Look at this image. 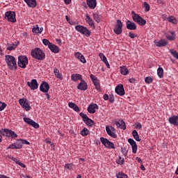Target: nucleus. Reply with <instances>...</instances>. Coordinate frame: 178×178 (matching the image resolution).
Masks as SVG:
<instances>
[{
  "label": "nucleus",
  "instance_id": "nucleus-1",
  "mask_svg": "<svg viewBox=\"0 0 178 178\" xmlns=\"http://www.w3.org/2000/svg\"><path fill=\"white\" fill-rule=\"evenodd\" d=\"M31 55L32 58L37 59L38 60H44V59H45V53H44V51L40 48H35L32 49Z\"/></svg>",
  "mask_w": 178,
  "mask_h": 178
},
{
  "label": "nucleus",
  "instance_id": "nucleus-2",
  "mask_svg": "<svg viewBox=\"0 0 178 178\" xmlns=\"http://www.w3.org/2000/svg\"><path fill=\"white\" fill-rule=\"evenodd\" d=\"M5 61L7 63L8 67L10 70H14V69H17V64L16 63V58H15V56H10V55H6Z\"/></svg>",
  "mask_w": 178,
  "mask_h": 178
},
{
  "label": "nucleus",
  "instance_id": "nucleus-3",
  "mask_svg": "<svg viewBox=\"0 0 178 178\" xmlns=\"http://www.w3.org/2000/svg\"><path fill=\"white\" fill-rule=\"evenodd\" d=\"M75 30L85 37H90V35H91V31L83 25H76L75 26Z\"/></svg>",
  "mask_w": 178,
  "mask_h": 178
},
{
  "label": "nucleus",
  "instance_id": "nucleus-4",
  "mask_svg": "<svg viewBox=\"0 0 178 178\" xmlns=\"http://www.w3.org/2000/svg\"><path fill=\"white\" fill-rule=\"evenodd\" d=\"M4 19L10 23H16V13L15 11H6L4 14Z\"/></svg>",
  "mask_w": 178,
  "mask_h": 178
},
{
  "label": "nucleus",
  "instance_id": "nucleus-5",
  "mask_svg": "<svg viewBox=\"0 0 178 178\" xmlns=\"http://www.w3.org/2000/svg\"><path fill=\"white\" fill-rule=\"evenodd\" d=\"M18 66L22 69H26L27 65H29V58L26 56H19L18 57Z\"/></svg>",
  "mask_w": 178,
  "mask_h": 178
},
{
  "label": "nucleus",
  "instance_id": "nucleus-6",
  "mask_svg": "<svg viewBox=\"0 0 178 178\" xmlns=\"http://www.w3.org/2000/svg\"><path fill=\"white\" fill-rule=\"evenodd\" d=\"M113 31L117 35H120L123 33V23H122L120 19L116 20V24L113 29Z\"/></svg>",
  "mask_w": 178,
  "mask_h": 178
},
{
  "label": "nucleus",
  "instance_id": "nucleus-7",
  "mask_svg": "<svg viewBox=\"0 0 178 178\" xmlns=\"http://www.w3.org/2000/svg\"><path fill=\"white\" fill-rule=\"evenodd\" d=\"M100 141L106 148H108V149H115L116 147H115V145L113 143L111 142L108 138H105L104 137L100 138Z\"/></svg>",
  "mask_w": 178,
  "mask_h": 178
},
{
  "label": "nucleus",
  "instance_id": "nucleus-8",
  "mask_svg": "<svg viewBox=\"0 0 178 178\" xmlns=\"http://www.w3.org/2000/svg\"><path fill=\"white\" fill-rule=\"evenodd\" d=\"M132 19L134 22L139 24V26H145V24H147V21L138 14H134V15L132 16Z\"/></svg>",
  "mask_w": 178,
  "mask_h": 178
},
{
  "label": "nucleus",
  "instance_id": "nucleus-9",
  "mask_svg": "<svg viewBox=\"0 0 178 178\" xmlns=\"http://www.w3.org/2000/svg\"><path fill=\"white\" fill-rule=\"evenodd\" d=\"M19 104L22 106V108L25 109V111H26L27 112H29V111L31 109V106H30V102L27 100V99H19Z\"/></svg>",
  "mask_w": 178,
  "mask_h": 178
},
{
  "label": "nucleus",
  "instance_id": "nucleus-10",
  "mask_svg": "<svg viewBox=\"0 0 178 178\" xmlns=\"http://www.w3.org/2000/svg\"><path fill=\"white\" fill-rule=\"evenodd\" d=\"M106 131L107 134L110 136V137H113V138H118V134H116V129L115 127L112 126H106Z\"/></svg>",
  "mask_w": 178,
  "mask_h": 178
},
{
  "label": "nucleus",
  "instance_id": "nucleus-11",
  "mask_svg": "<svg viewBox=\"0 0 178 178\" xmlns=\"http://www.w3.org/2000/svg\"><path fill=\"white\" fill-rule=\"evenodd\" d=\"M90 77L97 91H101V83H99V80H98V78L95 76L94 74H91L90 75Z\"/></svg>",
  "mask_w": 178,
  "mask_h": 178
},
{
  "label": "nucleus",
  "instance_id": "nucleus-12",
  "mask_svg": "<svg viewBox=\"0 0 178 178\" xmlns=\"http://www.w3.org/2000/svg\"><path fill=\"white\" fill-rule=\"evenodd\" d=\"M23 120L25 122V123H27L28 124H30V126H32V127H34V129H40V124L32 119L24 117Z\"/></svg>",
  "mask_w": 178,
  "mask_h": 178
},
{
  "label": "nucleus",
  "instance_id": "nucleus-13",
  "mask_svg": "<svg viewBox=\"0 0 178 178\" xmlns=\"http://www.w3.org/2000/svg\"><path fill=\"white\" fill-rule=\"evenodd\" d=\"M77 90H80L81 91H87L88 90V85L87 82L82 79L80 81V83L76 86Z\"/></svg>",
  "mask_w": 178,
  "mask_h": 178
},
{
  "label": "nucleus",
  "instance_id": "nucleus-14",
  "mask_svg": "<svg viewBox=\"0 0 178 178\" xmlns=\"http://www.w3.org/2000/svg\"><path fill=\"white\" fill-rule=\"evenodd\" d=\"M3 136L6 137H11V138H17V134L8 129H3Z\"/></svg>",
  "mask_w": 178,
  "mask_h": 178
},
{
  "label": "nucleus",
  "instance_id": "nucleus-15",
  "mask_svg": "<svg viewBox=\"0 0 178 178\" xmlns=\"http://www.w3.org/2000/svg\"><path fill=\"white\" fill-rule=\"evenodd\" d=\"M115 91L118 95H120V97H122V95H124V88L123 87V84H118L115 89Z\"/></svg>",
  "mask_w": 178,
  "mask_h": 178
},
{
  "label": "nucleus",
  "instance_id": "nucleus-16",
  "mask_svg": "<svg viewBox=\"0 0 178 178\" xmlns=\"http://www.w3.org/2000/svg\"><path fill=\"white\" fill-rule=\"evenodd\" d=\"M128 143L131 146L133 154H137V149H138V147L137 146V143H136V141L132 138H129Z\"/></svg>",
  "mask_w": 178,
  "mask_h": 178
},
{
  "label": "nucleus",
  "instance_id": "nucleus-17",
  "mask_svg": "<svg viewBox=\"0 0 178 178\" xmlns=\"http://www.w3.org/2000/svg\"><path fill=\"white\" fill-rule=\"evenodd\" d=\"M40 90L42 92H48L49 91V84L48 82L42 81L40 86Z\"/></svg>",
  "mask_w": 178,
  "mask_h": 178
},
{
  "label": "nucleus",
  "instance_id": "nucleus-18",
  "mask_svg": "<svg viewBox=\"0 0 178 178\" xmlns=\"http://www.w3.org/2000/svg\"><path fill=\"white\" fill-rule=\"evenodd\" d=\"M27 86L31 88V90H37V88H38V82H37V79H32L31 82H27Z\"/></svg>",
  "mask_w": 178,
  "mask_h": 178
},
{
  "label": "nucleus",
  "instance_id": "nucleus-19",
  "mask_svg": "<svg viewBox=\"0 0 178 178\" xmlns=\"http://www.w3.org/2000/svg\"><path fill=\"white\" fill-rule=\"evenodd\" d=\"M168 122L172 126L178 127V115H172L168 118Z\"/></svg>",
  "mask_w": 178,
  "mask_h": 178
},
{
  "label": "nucleus",
  "instance_id": "nucleus-20",
  "mask_svg": "<svg viewBox=\"0 0 178 178\" xmlns=\"http://www.w3.org/2000/svg\"><path fill=\"white\" fill-rule=\"evenodd\" d=\"M95 109H99L98 104H90L88 107V112L89 113H95Z\"/></svg>",
  "mask_w": 178,
  "mask_h": 178
},
{
  "label": "nucleus",
  "instance_id": "nucleus-21",
  "mask_svg": "<svg viewBox=\"0 0 178 178\" xmlns=\"http://www.w3.org/2000/svg\"><path fill=\"white\" fill-rule=\"evenodd\" d=\"M127 29L128 30H136L137 29V25L136 24L130 20H127L126 22Z\"/></svg>",
  "mask_w": 178,
  "mask_h": 178
},
{
  "label": "nucleus",
  "instance_id": "nucleus-22",
  "mask_svg": "<svg viewBox=\"0 0 178 178\" xmlns=\"http://www.w3.org/2000/svg\"><path fill=\"white\" fill-rule=\"evenodd\" d=\"M83 79V75L80 74H72L71 75V80L72 81H74L75 83H77V81L79 80V81H81V80Z\"/></svg>",
  "mask_w": 178,
  "mask_h": 178
},
{
  "label": "nucleus",
  "instance_id": "nucleus-23",
  "mask_svg": "<svg viewBox=\"0 0 178 178\" xmlns=\"http://www.w3.org/2000/svg\"><path fill=\"white\" fill-rule=\"evenodd\" d=\"M42 31H44V28H40L37 24L34 25L32 28V33H33L34 34H41Z\"/></svg>",
  "mask_w": 178,
  "mask_h": 178
},
{
  "label": "nucleus",
  "instance_id": "nucleus-24",
  "mask_svg": "<svg viewBox=\"0 0 178 178\" xmlns=\"http://www.w3.org/2000/svg\"><path fill=\"white\" fill-rule=\"evenodd\" d=\"M74 56L75 58H76V59H79V60H80V62H81L82 63H87V60H86V58L84 57V56H83V54H81V53L76 52L74 54Z\"/></svg>",
  "mask_w": 178,
  "mask_h": 178
},
{
  "label": "nucleus",
  "instance_id": "nucleus-25",
  "mask_svg": "<svg viewBox=\"0 0 178 178\" xmlns=\"http://www.w3.org/2000/svg\"><path fill=\"white\" fill-rule=\"evenodd\" d=\"M86 3L90 9L97 8V0H87Z\"/></svg>",
  "mask_w": 178,
  "mask_h": 178
},
{
  "label": "nucleus",
  "instance_id": "nucleus-26",
  "mask_svg": "<svg viewBox=\"0 0 178 178\" xmlns=\"http://www.w3.org/2000/svg\"><path fill=\"white\" fill-rule=\"evenodd\" d=\"M29 8H35L37 6V0H24Z\"/></svg>",
  "mask_w": 178,
  "mask_h": 178
},
{
  "label": "nucleus",
  "instance_id": "nucleus-27",
  "mask_svg": "<svg viewBox=\"0 0 178 178\" xmlns=\"http://www.w3.org/2000/svg\"><path fill=\"white\" fill-rule=\"evenodd\" d=\"M165 37L167 40L169 41H173L176 38V35H175V31H168L165 33Z\"/></svg>",
  "mask_w": 178,
  "mask_h": 178
},
{
  "label": "nucleus",
  "instance_id": "nucleus-28",
  "mask_svg": "<svg viewBox=\"0 0 178 178\" xmlns=\"http://www.w3.org/2000/svg\"><path fill=\"white\" fill-rule=\"evenodd\" d=\"M49 49H50L51 52H54V54H59V47L52 43L49 44Z\"/></svg>",
  "mask_w": 178,
  "mask_h": 178
},
{
  "label": "nucleus",
  "instance_id": "nucleus-29",
  "mask_svg": "<svg viewBox=\"0 0 178 178\" xmlns=\"http://www.w3.org/2000/svg\"><path fill=\"white\" fill-rule=\"evenodd\" d=\"M19 45V42L13 44H7V51H15L16 47Z\"/></svg>",
  "mask_w": 178,
  "mask_h": 178
},
{
  "label": "nucleus",
  "instance_id": "nucleus-30",
  "mask_svg": "<svg viewBox=\"0 0 178 178\" xmlns=\"http://www.w3.org/2000/svg\"><path fill=\"white\" fill-rule=\"evenodd\" d=\"M155 45L156 47H166V45H168V41H166L165 40L161 39L158 42H155Z\"/></svg>",
  "mask_w": 178,
  "mask_h": 178
},
{
  "label": "nucleus",
  "instance_id": "nucleus-31",
  "mask_svg": "<svg viewBox=\"0 0 178 178\" xmlns=\"http://www.w3.org/2000/svg\"><path fill=\"white\" fill-rule=\"evenodd\" d=\"M54 74L56 76V79H59V80H63V75L59 72L58 68L54 69Z\"/></svg>",
  "mask_w": 178,
  "mask_h": 178
},
{
  "label": "nucleus",
  "instance_id": "nucleus-32",
  "mask_svg": "<svg viewBox=\"0 0 178 178\" xmlns=\"http://www.w3.org/2000/svg\"><path fill=\"white\" fill-rule=\"evenodd\" d=\"M115 124L118 129L126 130V123L124 122V121L121 120L120 122H116Z\"/></svg>",
  "mask_w": 178,
  "mask_h": 178
},
{
  "label": "nucleus",
  "instance_id": "nucleus-33",
  "mask_svg": "<svg viewBox=\"0 0 178 178\" xmlns=\"http://www.w3.org/2000/svg\"><path fill=\"white\" fill-rule=\"evenodd\" d=\"M68 106L69 108H71V109H73L75 112H80V108H79V106L73 102H69Z\"/></svg>",
  "mask_w": 178,
  "mask_h": 178
},
{
  "label": "nucleus",
  "instance_id": "nucleus-34",
  "mask_svg": "<svg viewBox=\"0 0 178 178\" xmlns=\"http://www.w3.org/2000/svg\"><path fill=\"white\" fill-rule=\"evenodd\" d=\"M120 72L123 76H127V74H129V69H127L126 66L120 67Z\"/></svg>",
  "mask_w": 178,
  "mask_h": 178
},
{
  "label": "nucleus",
  "instance_id": "nucleus-35",
  "mask_svg": "<svg viewBox=\"0 0 178 178\" xmlns=\"http://www.w3.org/2000/svg\"><path fill=\"white\" fill-rule=\"evenodd\" d=\"M85 20L89 24V26H90L91 27H95V26L94 25V22L92 21V19L90 17V15H86Z\"/></svg>",
  "mask_w": 178,
  "mask_h": 178
},
{
  "label": "nucleus",
  "instance_id": "nucleus-36",
  "mask_svg": "<svg viewBox=\"0 0 178 178\" xmlns=\"http://www.w3.org/2000/svg\"><path fill=\"white\" fill-rule=\"evenodd\" d=\"M168 22L172 24H177V19L175 16H170L167 18Z\"/></svg>",
  "mask_w": 178,
  "mask_h": 178
},
{
  "label": "nucleus",
  "instance_id": "nucleus-37",
  "mask_svg": "<svg viewBox=\"0 0 178 178\" xmlns=\"http://www.w3.org/2000/svg\"><path fill=\"white\" fill-rule=\"evenodd\" d=\"M132 136L136 141H141V138H140V135H138V132H137L136 130H134L132 131Z\"/></svg>",
  "mask_w": 178,
  "mask_h": 178
},
{
  "label": "nucleus",
  "instance_id": "nucleus-38",
  "mask_svg": "<svg viewBox=\"0 0 178 178\" xmlns=\"http://www.w3.org/2000/svg\"><path fill=\"white\" fill-rule=\"evenodd\" d=\"M80 134L81 136H83V137H86L90 134V131L86 127H84L83 130L81 131Z\"/></svg>",
  "mask_w": 178,
  "mask_h": 178
},
{
  "label": "nucleus",
  "instance_id": "nucleus-39",
  "mask_svg": "<svg viewBox=\"0 0 178 178\" xmlns=\"http://www.w3.org/2000/svg\"><path fill=\"white\" fill-rule=\"evenodd\" d=\"M117 178H129L127 175L122 172H117L115 174Z\"/></svg>",
  "mask_w": 178,
  "mask_h": 178
},
{
  "label": "nucleus",
  "instance_id": "nucleus-40",
  "mask_svg": "<svg viewBox=\"0 0 178 178\" xmlns=\"http://www.w3.org/2000/svg\"><path fill=\"white\" fill-rule=\"evenodd\" d=\"M22 147H23V142L22 141V139H19L15 143L16 149H20V148H22Z\"/></svg>",
  "mask_w": 178,
  "mask_h": 178
},
{
  "label": "nucleus",
  "instance_id": "nucleus-41",
  "mask_svg": "<svg viewBox=\"0 0 178 178\" xmlns=\"http://www.w3.org/2000/svg\"><path fill=\"white\" fill-rule=\"evenodd\" d=\"M84 123H86V126H88L89 127H92V126H94V121L90 118L85 120Z\"/></svg>",
  "mask_w": 178,
  "mask_h": 178
},
{
  "label": "nucleus",
  "instance_id": "nucleus-42",
  "mask_svg": "<svg viewBox=\"0 0 178 178\" xmlns=\"http://www.w3.org/2000/svg\"><path fill=\"white\" fill-rule=\"evenodd\" d=\"M157 74L159 79H162L163 77V68L159 67L157 70Z\"/></svg>",
  "mask_w": 178,
  "mask_h": 178
},
{
  "label": "nucleus",
  "instance_id": "nucleus-43",
  "mask_svg": "<svg viewBox=\"0 0 178 178\" xmlns=\"http://www.w3.org/2000/svg\"><path fill=\"white\" fill-rule=\"evenodd\" d=\"M93 19L97 22V23H99L101 22V15L94 13L93 14Z\"/></svg>",
  "mask_w": 178,
  "mask_h": 178
},
{
  "label": "nucleus",
  "instance_id": "nucleus-44",
  "mask_svg": "<svg viewBox=\"0 0 178 178\" xmlns=\"http://www.w3.org/2000/svg\"><path fill=\"white\" fill-rule=\"evenodd\" d=\"M79 116H81V118H82V120L83 122H85V120H86L87 119L89 118L88 116L87 115V114H84V113H80Z\"/></svg>",
  "mask_w": 178,
  "mask_h": 178
},
{
  "label": "nucleus",
  "instance_id": "nucleus-45",
  "mask_svg": "<svg viewBox=\"0 0 178 178\" xmlns=\"http://www.w3.org/2000/svg\"><path fill=\"white\" fill-rule=\"evenodd\" d=\"M143 6H144V8H145V12H149V9H150V6H149V4H148V3L147 2H144L143 3Z\"/></svg>",
  "mask_w": 178,
  "mask_h": 178
},
{
  "label": "nucleus",
  "instance_id": "nucleus-46",
  "mask_svg": "<svg viewBox=\"0 0 178 178\" xmlns=\"http://www.w3.org/2000/svg\"><path fill=\"white\" fill-rule=\"evenodd\" d=\"M145 83H147V84H151V83H152L153 81V79L152 78L149 77V76H147L145 79Z\"/></svg>",
  "mask_w": 178,
  "mask_h": 178
},
{
  "label": "nucleus",
  "instance_id": "nucleus-47",
  "mask_svg": "<svg viewBox=\"0 0 178 178\" xmlns=\"http://www.w3.org/2000/svg\"><path fill=\"white\" fill-rule=\"evenodd\" d=\"M65 169H68V170H72L73 169V164L67 163L65 165Z\"/></svg>",
  "mask_w": 178,
  "mask_h": 178
},
{
  "label": "nucleus",
  "instance_id": "nucleus-48",
  "mask_svg": "<svg viewBox=\"0 0 178 178\" xmlns=\"http://www.w3.org/2000/svg\"><path fill=\"white\" fill-rule=\"evenodd\" d=\"M6 108V104L3 102H0V112H2L3 109Z\"/></svg>",
  "mask_w": 178,
  "mask_h": 178
},
{
  "label": "nucleus",
  "instance_id": "nucleus-49",
  "mask_svg": "<svg viewBox=\"0 0 178 178\" xmlns=\"http://www.w3.org/2000/svg\"><path fill=\"white\" fill-rule=\"evenodd\" d=\"M42 43L44 44V45H48V48L49 47V44H52L47 39H43Z\"/></svg>",
  "mask_w": 178,
  "mask_h": 178
},
{
  "label": "nucleus",
  "instance_id": "nucleus-50",
  "mask_svg": "<svg viewBox=\"0 0 178 178\" xmlns=\"http://www.w3.org/2000/svg\"><path fill=\"white\" fill-rule=\"evenodd\" d=\"M104 63H105L106 67H108V69H111V65H109V63L108 62V59H106V58L104 57Z\"/></svg>",
  "mask_w": 178,
  "mask_h": 178
},
{
  "label": "nucleus",
  "instance_id": "nucleus-51",
  "mask_svg": "<svg viewBox=\"0 0 178 178\" xmlns=\"http://www.w3.org/2000/svg\"><path fill=\"white\" fill-rule=\"evenodd\" d=\"M135 129L140 130V129H143V125L141 124V123L138 122L136 124Z\"/></svg>",
  "mask_w": 178,
  "mask_h": 178
},
{
  "label": "nucleus",
  "instance_id": "nucleus-52",
  "mask_svg": "<svg viewBox=\"0 0 178 178\" xmlns=\"http://www.w3.org/2000/svg\"><path fill=\"white\" fill-rule=\"evenodd\" d=\"M7 149H16V144H11L10 145H9Z\"/></svg>",
  "mask_w": 178,
  "mask_h": 178
},
{
  "label": "nucleus",
  "instance_id": "nucleus-53",
  "mask_svg": "<svg viewBox=\"0 0 178 178\" xmlns=\"http://www.w3.org/2000/svg\"><path fill=\"white\" fill-rule=\"evenodd\" d=\"M121 152L126 156L127 155V152H126V148L125 147H121Z\"/></svg>",
  "mask_w": 178,
  "mask_h": 178
},
{
  "label": "nucleus",
  "instance_id": "nucleus-54",
  "mask_svg": "<svg viewBox=\"0 0 178 178\" xmlns=\"http://www.w3.org/2000/svg\"><path fill=\"white\" fill-rule=\"evenodd\" d=\"M129 37H130V38H136V37H137V35L134 33H133L132 32H129Z\"/></svg>",
  "mask_w": 178,
  "mask_h": 178
},
{
  "label": "nucleus",
  "instance_id": "nucleus-55",
  "mask_svg": "<svg viewBox=\"0 0 178 178\" xmlns=\"http://www.w3.org/2000/svg\"><path fill=\"white\" fill-rule=\"evenodd\" d=\"M11 159H12V161L15 162V163H17V165H19V163H20V160L17 159V158L13 157Z\"/></svg>",
  "mask_w": 178,
  "mask_h": 178
},
{
  "label": "nucleus",
  "instance_id": "nucleus-56",
  "mask_svg": "<svg viewBox=\"0 0 178 178\" xmlns=\"http://www.w3.org/2000/svg\"><path fill=\"white\" fill-rule=\"evenodd\" d=\"M99 56L100 59H102V60L104 62V58H106V56H105V55H104V54H102V53H100L99 54Z\"/></svg>",
  "mask_w": 178,
  "mask_h": 178
},
{
  "label": "nucleus",
  "instance_id": "nucleus-57",
  "mask_svg": "<svg viewBox=\"0 0 178 178\" xmlns=\"http://www.w3.org/2000/svg\"><path fill=\"white\" fill-rule=\"evenodd\" d=\"M22 145L25 144L26 145H30V142H29L28 140L22 139Z\"/></svg>",
  "mask_w": 178,
  "mask_h": 178
},
{
  "label": "nucleus",
  "instance_id": "nucleus-58",
  "mask_svg": "<svg viewBox=\"0 0 178 178\" xmlns=\"http://www.w3.org/2000/svg\"><path fill=\"white\" fill-rule=\"evenodd\" d=\"M117 163H118V165H123V163H124V159H121V160L117 161Z\"/></svg>",
  "mask_w": 178,
  "mask_h": 178
},
{
  "label": "nucleus",
  "instance_id": "nucleus-59",
  "mask_svg": "<svg viewBox=\"0 0 178 178\" xmlns=\"http://www.w3.org/2000/svg\"><path fill=\"white\" fill-rule=\"evenodd\" d=\"M56 42L58 44V45H62V40L60 39H56Z\"/></svg>",
  "mask_w": 178,
  "mask_h": 178
},
{
  "label": "nucleus",
  "instance_id": "nucleus-60",
  "mask_svg": "<svg viewBox=\"0 0 178 178\" xmlns=\"http://www.w3.org/2000/svg\"><path fill=\"white\" fill-rule=\"evenodd\" d=\"M108 101L111 104H113L115 101V98L113 97V96L110 97V98L108 99Z\"/></svg>",
  "mask_w": 178,
  "mask_h": 178
},
{
  "label": "nucleus",
  "instance_id": "nucleus-61",
  "mask_svg": "<svg viewBox=\"0 0 178 178\" xmlns=\"http://www.w3.org/2000/svg\"><path fill=\"white\" fill-rule=\"evenodd\" d=\"M103 99H104V101H108L109 99V96L108 95L105 94L103 96Z\"/></svg>",
  "mask_w": 178,
  "mask_h": 178
},
{
  "label": "nucleus",
  "instance_id": "nucleus-62",
  "mask_svg": "<svg viewBox=\"0 0 178 178\" xmlns=\"http://www.w3.org/2000/svg\"><path fill=\"white\" fill-rule=\"evenodd\" d=\"M136 161H137L138 163H143V160L140 157H136Z\"/></svg>",
  "mask_w": 178,
  "mask_h": 178
},
{
  "label": "nucleus",
  "instance_id": "nucleus-63",
  "mask_svg": "<svg viewBox=\"0 0 178 178\" xmlns=\"http://www.w3.org/2000/svg\"><path fill=\"white\" fill-rule=\"evenodd\" d=\"M71 3L72 0H64V3H65V5H70Z\"/></svg>",
  "mask_w": 178,
  "mask_h": 178
},
{
  "label": "nucleus",
  "instance_id": "nucleus-64",
  "mask_svg": "<svg viewBox=\"0 0 178 178\" xmlns=\"http://www.w3.org/2000/svg\"><path fill=\"white\" fill-rule=\"evenodd\" d=\"M129 83H136V79L134 78H131L129 79Z\"/></svg>",
  "mask_w": 178,
  "mask_h": 178
}]
</instances>
